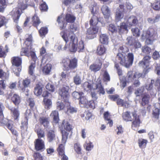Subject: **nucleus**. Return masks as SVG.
<instances>
[{
    "label": "nucleus",
    "instance_id": "obj_1",
    "mask_svg": "<svg viewBox=\"0 0 160 160\" xmlns=\"http://www.w3.org/2000/svg\"><path fill=\"white\" fill-rule=\"evenodd\" d=\"M119 52L116 56V59L119 60L121 64L128 68L131 66L134 59V54L132 52L125 53L128 51V48L125 46L120 47L118 50Z\"/></svg>",
    "mask_w": 160,
    "mask_h": 160
},
{
    "label": "nucleus",
    "instance_id": "obj_2",
    "mask_svg": "<svg viewBox=\"0 0 160 160\" xmlns=\"http://www.w3.org/2000/svg\"><path fill=\"white\" fill-rule=\"evenodd\" d=\"M60 34L66 42V44L63 48V50H66L68 48L71 52H76L78 39L75 35L73 34L68 36L65 31L61 32Z\"/></svg>",
    "mask_w": 160,
    "mask_h": 160
},
{
    "label": "nucleus",
    "instance_id": "obj_3",
    "mask_svg": "<svg viewBox=\"0 0 160 160\" xmlns=\"http://www.w3.org/2000/svg\"><path fill=\"white\" fill-rule=\"evenodd\" d=\"M25 37L26 40L24 42V44L26 45V47L21 49V55H25L28 57L30 56L32 59L35 61L37 58L35 52L32 51L31 50V46L32 42V36L31 34H26Z\"/></svg>",
    "mask_w": 160,
    "mask_h": 160
},
{
    "label": "nucleus",
    "instance_id": "obj_4",
    "mask_svg": "<svg viewBox=\"0 0 160 160\" xmlns=\"http://www.w3.org/2000/svg\"><path fill=\"white\" fill-rule=\"evenodd\" d=\"M132 115L133 117V119L132 118L130 112H126L122 113V118L126 122L132 121L133 120V121L132 122V128L133 129H135V128L139 126L140 121L139 116L137 114L136 111H134L132 112Z\"/></svg>",
    "mask_w": 160,
    "mask_h": 160
},
{
    "label": "nucleus",
    "instance_id": "obj_5",
    "mask_svg": "<svg viewBox=\"0 0 160 160\" xmlns=\"http://www.w3.org/2000/svg\"><path fill=\"white\" fill-rule=\"evenodd\" d=\"M142 39L146 40L147 44H151L158 38L157 32L155 29L149 28L148 30L144 31L141 36Z\"/></svg>",
    "mask_w": 160,
    "mask_h": 160
},
{
    "label": "nucleus",
    "instance_id": "obj_6",
    "mask_svg": "<svg viewBox=\"0 0 160 160\" xmlns=\"http://www.w3.org/2000/svg\"><path fill=\"white\" fill-rule=\"evenodd\" d=\"M150 58V57L148 56H147L144 57L142 60L139 62V65L140 67H142L145 69L143 70V73H135L133 76V78H139L140 77L144 78L145 77V75L149 72V68H148L146 69V68H147L149 66V60Z\"/></svg>",
    "mask_w": 160,
    "mask_h": 160
},
{
    "label": "nucleus",
    "instance_id": "obj_7",
    "mask_svg": "<svg viewBox=\"0 0 160 160\" xmlns=\"http://www.w3.org/2000/svg\"><path fill=\"white\" fill-rule=\"evenodd\" d=\"M83 87L84 90L87 91L91 89H96L100 95L101 94L104 95L105 93L104 88L101 84V82L100 80L97 81L95 83H93L92 85L89 82H85L83 84Z\"/></svg>",
    "mask_w": 160,
    "mask_h": 160
},
{
    "label": "nucleus",
    "instance_id": "obj_8",
    "mask_svg": "<svg viewBox=\"0 0 160 160\" xmlns=\"http://www.w3.org/2000/svg\"><path fill=\"white\" fill-rule=\"evenodd\" d=\"M32 116L31 110H27L25 113V118L23 121L22 122L21 126V132L22 134L26 133L28 129V119L30 118Z\"/></svg>",
    "mask_w": 160,
    "mask_h": 160
},
{
    "label": "nucleus",
    "instance_id": "obj_9",
    "mask_svg": "<svg viewBox=\"0 0 160 160\" xmlns=\"http://www.w3.org/2000/svg\"><path fill=\"white\" fill-rule=\"evenodd\" d=\"M63 66L65 69L67 71L74 69L77 66V60L75 58L71 60H67L64 62Z\"/></svg>",
    "mask_w": 160,
    "mask_h": 160
},
{
    "label": "nucleus",
    "instance_id": "obj_10",
    "mask_svg": "<svg viewBox=\"0 0 160 160\" xmlns=\"http://www.w3.org/2000/svg\"><path fill=\"white\" fill-rule=\"evenodd\" d=\"M71 125L68 123H66L64 125V128L67 131H62V142L63 144H65L66 142L69 132L72 129Z\"/></svg>",
    "mask_w": 160,
    "mask_h": 160
},
{
    "label": "nucleus",
    "instance_id": "obj_11",
    "mask_svg": "<svg viewBox=\"0 0 160 160\" xmlns=\"http://www.w3.org/2000/svg\"><path fill=\"white\" fill-rule=\"evenodd\" d=\"M69 89V86H64L62 88H60L58 90L59 95L65 101H68L67 97L69 94L68 92Z\"/></svg>",
    "mask_w": 160,
    "mask_h": 160
},
{
    "label": "nucleus",
    "instance_id": "obj_12",
    "mask_svg": "<svg viewBox=\"0 0 160 160\" xmlns=\"http://www.w3.org/2000/svg\"><path fill=\"white\" fill-rule=\"evenodd\" d=\"M127 40L128 45L132 46L135 49H138L141 47L142 45L140 42L134 38L128 37L127 38Z\"/></svg>",
    "mask_w": 160,
    "mask_h": 160
},
{
    "label": "nucleus",
    "instance_id": "obj_13",
    "mask_svg": "<svg viewBox=\"0 0 160 160\" xmlns=\"http://www.w3.org/2000/svg\"><path fill=\"white\" fill-rule=\"evenodd\" d=\"M125 8H124L123 5H120L119 8H117L116 12L115 18L117 21H118L122 19L123 17V12H125Z\"/></svg>",
    "mask_w": 160,
    "mask_h": 160
},
{
    "label": "nucleus",
    "instance_id": "obj_14",
    "mask_svg": "<svg viewBox=\"0 0 160 160\" xmlns=\"http://www.w3.org/2000/svg\"><path fill=\"white\" fill-rule=\"evenodd\" d=\"M98 30L97 26H93L88 29L87 31V37L89 39H92L96 36V34Z\"/></svg>",
    "mask_w": 160,
    "mask_h": 160
},
{
    "label": "nucleus",
    "instance_id": "obj_15",
    "mask_svg": "<svg viewBox=\"0 0 160 160\" xmlns=\"http://www.w3.org/2000/svg\"><path fill=\"white\" fill-rule=\"evenodd\" d=\"M30 83V80L26 78L23 80L22 81L18 82V88L22 92H23L26 88H28Z\"/></svg>",
    "mask_w": 160,
    "mask_h": 160
},
{
    "label": "nucleus",
    "instance_id": "obj_16",
    "mask_svg": "<svg viewBox=\"0 0 160 160\" xmlns=\"http://www.w3.org/2000/svg\"><path fill=\"white\" fill-rule=\"evenodd\" d=\"M91 13L92 16L90 20V24L93 26H97L98 22H100V19L98 18V14L96 12H94L93 8L91 11Z\"/></svg>",
    "mask_w": 160,
    "mask_h": 160
},
{
    "label": "nucleus",
    "instance_id": "obj_17",
    "mask_svg": "<svg viewBox=\"0 0 160 160\" xmlns=\"http://www.w3.org/2000/svg\"><path fill=\"white\" fill-rule=\"evenodd\" d=\"M35 147L37 151H43L45 149L44 142L41 138H38L35 142Z\"/></svg>",
    "mask_w": 160,
    "mask_h": 160
},
{
    "label": "nucleus",
    "instance_id": "obj_18",
    "mask_svg": "<svg viewBox=\"0 0 160 160\" xmlns=\"http://www.w3.org/2000/svg\"><path fill=\"white\" fill-rule=\"evenodd\" d=\"M10 14L12 16L14 22L17 24L21 15L20 11L18 10L15 9L10 12Z\"/></svg>",
    "mask_w": 160,
    "mask_h": 160
},
{
    "label": "nucleus",
    "instance_id": "obj_19",
    "mask_svg": "<svg viewBox=\"0 0 160 160\" xmlns=\"http://www.w3.org/2000/svg\"><path fill=\"white\" fill-rule=\"evenodd\" d=\"M97 62L99 61L98 63H94L91 65L89 67V69L92 71L96 72L99 71L101 68L102 65V62L99 59H97Z\"/></svg>",
    "mask_w": 160,
    "mask_h": 160
},
{
    "label": "nucleus",
    "instance_id": "obj_20",
    "mask_svg": "<svg viewBox=\"0 0 160 160\" xmlns=\"http://www.w3.org/2000/svg\"><path fill=\"white\" fill-rule=\"evenodd\" d=\"M64 146L62 144H60L58 149V153L61 156L62 160H68V157L64 154Z\"/></svg>",
    "mask_w": 160,
    "mask_h": 160
},
{
    "label": "nucleus",
    "instance_id": "obj_21",
    "mask_svg": "<svg viewBox=\"0 0 160 160\" xmlns=\"http://www.w3.org/2000/svg\"><path fill=\"white\" fill-rule=\"evenodd\" d=\"M160 104L159 103H157L155 104L154 108L153 111V117L157 119L158 118L160 114Z\"/></svg>",
    "mask_w": 160,
    "mask_h": 160
},
{
    "label": "nucleus",
    "instance_id": "obj_22",
    "mask_svg": "<svg viewBox=\"0 0 160 160\" xmlns=\"http://www.w3.org/2000/svg\"><path fill=\"white\" fill-rule=\"evenodd\" d=\"M47 140L49 142H52L56 138V134L55 131L50 130L47 132Z\"/></svg>",
    "mask_w": 160,
    "mask_h": 160
},
{
    "label": "nucleus",
    "instance_id": "obj_23",
    "mask_svg": "<svg viewBox=\"0 0 160 160\" xmlns=\"http://www.w3.org/2000/svg\"><path fill=\"white\" fill-rule=\"evenodd\" d=\"M138 22L137 18L134 16L130 17L128 19L127 24L129 26H135Z\"/></svg>",
    "mask_w": 160,
    "mask_h": 160
},
{
    "label": "nucleus",
    "instance_id": "obj_24",
    "mask_svg": "<svg viewBox=\"0 0 160 160\" xmlns=\"http://www.w3.org/2000/svg\"><path fill=\"white\" fill-rule=\"evenodd\" d=\"M101 10L105 18H108L110 17V11L107 6L105 5L102 6Z\"/></svg>",
    "mask_w": 160,
    "mask_h": 160
},
{
    "label": "nucleus",
    "instance_id": "obj_25",
    "mask_svg": "<svg viewBox=\"0 0 160 160\" xmlns=\"http://www.w3.org/2000/svg\"><path fill=\"white\" fill-rule=\"evenodd\" d=\"M11 62L13 66L18 67L21 64L22 59L18 57H14L12 58Z\"/></svg>",
    "mask_w": 160,
    "mask_h": 160
},
{
    "label": "nucleus",
    "instance_id": "obj_26",
    "mask_svg": "<svg viewBox=\"0 0 160 160\" xmlns=\"http://www.w3.org/2000/svg\"><path fill=\"white\" fill-rule=\"evenodd\" d=\"M43 88V86L41 84H36L34 88V92L35 94L37 96L41 95Z\"/></svg>",
    "mask_w": 160,
    "mask_h": 160
},
{
    "label": "nucleus",
    "instance_id": "obj_27",
    "mask_svg": "<svg viewBox=\"0 0 160 160\" xmlns=\"http://www.w3.org/2000/svg\"><path fill=\"white\" fill-rule=\"evenodd\" d=\"M12 116L14 119L18 121L19 118L20 113L17 108H12L10 109Z\"/></svg>",
    "mask_w": 160,
    "mask_h": 160
},
{
    "label": "nucleus",
    "instance_id": "obj_28",
    "mask_svg": "<svg viewBox=\"0 0 160 160\" xmlns=\"http://www.w3.org/2000/svg\"><path fill=\"white\" fill-rule=\"evenodd\" d=\"M108 35L105 34H101L99 36L100 42L103 44L107 45L108 43Z\"/></svg>",
    "mask_w": 160,
    "mask_h": 160
},
{
    "label": "nucleus",
    "instance_id": "obj_29",
    "mask_svg": "<svg viewBox=\"0 0 160 160\" xmlns=\"http://www.w3.org/2000/svg\"><path fill=\"white\" fill-rule=\"evenodd\" d=\"M50 116L53 118V121L55 123H57L58 122V113L57 111H52L50 114Z\"/></svg>",
    "mask_w": 160,
    "mask_h": 160
},
{
    "label": "nucleus",
    "instance_id": "obj_30",
    "mask_svg": "<svg viewBox=\"0 0 160 160\" xmlns=\"http://www.w3.org/2000/svg\"><path fill=\"white\" fill-rule=\"evenodd\" d=\"M69 105V106L67 107V113L68 114H73L76 113L77 112V108L69 105V103H68L67 105Z\"/></svg>",
    "mask_w": 160,
    "mask_h": 160
},
{
    "label": "nucleus",
    "instance_id": "obj_31",
    "mask_svg": "<svg viewBox=\"0 0 160 160\" xmlns=\"http://www.w3.org/2000/svg\"><path fill=\"white\" fill-rule=\"evenodd\" d=\"M150 98L149 95L147 94H144L142 97L141 104L142 106H144L148 104L149 102Z\"/></svg>",
    "mask_w": 160,
    "mask_h": 160
},
{
    "label": "nucleus",
    "instance_id": "obj_32",
    "mask_svg": "<svg viewBox=\"0 0 160 160\" xmlns=\"http://www.w3.org/2000/svg\"><path fill=\"white\" fill-rule=\"evenodd\" d=\"M39 122L45 128H47L48 126L49 122L48 118L44 117H41L39 119Z\"/></svg>",
    "mask_w": 160,
    "mask_h": 160
},
{
    "label": "nucleus",
    "instance_id": "obj_33",
    "mask_svg": "<svg viewBox=\"0 0 160 160\" xmlns=\"http://www.w3.org/2000/svg\"><path fill=\"white\" fill-rule=\"evenodd\" d=\"M12 102L16 105H18L20 102V97L17 94H14L12 98Z\"/></svg>",
    "mask_w": 160,
    "mask_h": 160
},
{
    "label": "nucleus",
    "instance_id": "obj_34",
    "mask_svg": "<svg viewBox=\"0 0 160 160\" xmlns=\"http://www.w3.org/2000/svg\"><path fill=\"white\" fill-rule=\"evenodd\" d=\"M43 102L45 108L48 109L51 107L52 102L50 99L44 98L43 100Z\"/></svg>",
    "mask_w": 160,
    "mask_h": 160
},
{
    "label": "nucleus",
    "instance_id": "obj_35",
    "mask_svg": "<svg viewBox=\"0 0 160 160\" xmlns=\"http://www.w3.org/2000/svg\"><path fill=\"white\" fill-rule=\"evenodd\" d=\"M147 143V140L142 138H139L138 141V143L140 148H144L146 146Z\"/></svg>",
    "mask_w": 160,
    "mask_h": 160
},
{
    "label": "nucleus",
    "instance_id": "obj_36",
    "mask_svg": "<svg viewBox=\"0 0 160 160\" xmlns=\"http://www.w3.org/2000/svg\"><path fill=\"white\" fill-rule=\"evenodd\" d=\"M104 115L105 119L108 122L107 123L109 124L110 127H112L113 124V122L110 119V115L108 112H105Z\"/></svg>",
    "mask_w": 160,
    "mask_h": 160
},
{
    "label": "nucleus",
    "instance_id": "obj_37",
    "mask_svg": "<svg viewBox=\"0 0 160 160\" xmlns=\"http://www.w3.org/2000/svg\"><path fill=\"white\" fill-rule=\"evenodd\" d=\"M65 20L68 22L72 23L75 20V17L72 15L68 14L65 17Z\"/></svg>",
    "mask_w": 160,
    "mask_h": 160
},
{
    "label": "nucleus",
    "instance_id": "obj_38",
    "mask_svg": "<svg viewBox=\"0 0 160 160\" xmlns=\"http://www.w3.org/2000/svg\"><path fill=\"white\" fill-rule=\"evenodd\" d=\"M52 65L50 64H47L43 68L42 70L43 73L46 74H48L50 72Z\"/></svg>",
    "mask_w": 160,
    "mask_h": 160
},
{
    "label": "nucleus",
    "instance_id": "obj_39",
    "mask_svg": "<svg viewBox=\"0 0 160 160\" xmlns=\"http://www.w3.org/2000/svg\"><path fill=\"white\" fill-rule=\"evenodd\" d=\"M119 29V33H122L124 32L127 33L128 29L126 23L124 22L122 23L120 26Z\"/></svg>",
    "mask_w": 160,
    "mask_h": 160
},
{
    "label": "nucleus",
    "instance_id": "obj_40",
    "mask_svg": "<svg viewBox=\"0 0 160 160\" xmlns=\"http://www.w3.org/2000/svg\"><path fill=\"white\" fill-rule=\"evenodd\" d=\"M77 50H78L79 52H83L84 51L85 48L83 42L82 41H80L78 44H77Z\"/></svg>",
    "mask_w": 160,
    "mask_h": 160
},
{
    "label": "nucleus",
    "instance_id": "obj_41",
    "mask_svg": "<svg viewBox=\"0 0 160 160\" xmlns=\"http://www.w3.org/2000/svg\"><path fill=\"white\" fill-rule=\"evenodd\" d=\"M117 103L118 105L121 107L125 108H127L128 107L127 102L120 98H118L117 100Z\"/></svg>",
    "mask_w": 160,
    "mask_h": 160
},
{
    "label": "nucleus",
    "instance_id": "obj_42",
    "mask_svg": "<svg viewBox=\"0 0 160 160\" xmlns=\"http://www.w3.org/2000/svg\"><path fill=\"white\" fill-rule=\"evenodd\" d=\"M32 21L33 22V25L34 26L37 27L40 23L39 18L38 16L35 14L32 18Z\"/></svg>",
    "mask_w": 160,
    "mask_h": 160
},
{
    "label": "nucleus",
    "instance_id": "obj_43",
    "mask_svg": "<svg viewBox=\"0 0 160 160\" xmlns=\"http://www.w3.org/2000/svg\"><path fill=\"white\" fill-rule=\"evenodd\" d=\"M35 131L36 132L38 138H44L45 137V132L41 128H39L35 130Z\"/></svg>",
    "mask_w": 160,
    "mask_h": 160
},
{
    "label": "nucleus",
    "instance_id": "obj_44",
    "mask_svg": "<svg viewBox=\"0 0 160 160\" xmlns=\"http://www.w3.org/2000/svg\"><path fill=\"white\" fill-rule=\"evenodd\" d=\"M80 99L79 103L83 104L84 106H88V101L86 97L84 94L82 95Z\"/></svg>",
    "mask_w": 160,
    "mask_h": 160
},
{
    "label": "nucleus",
    "instance_id": "obj_45",
    "mask_svg": "<svg viewBox=\"0 0 160 160\" xmlns=\"http://www.w3.org/2000/svg\"><path fill=\"white\" fill-rule=\"evenodd\" d=\"M73 82L76 85L80 84L82 82L81 77L78 75L77 74L73 77Z\"/></svg>",
    "mask_w": 160,
    "mask_h": 160
},
{
    "label": "nucleus",
    "instance_id": "obj_46",
    "mask_svg": "<svg viewBox=\"0 0 160 160\" xmlns=\"http://www.w3.org/2000/svg\"><path fill=\"white\" fill-rule=\"evenodd\" d=\"M32 59L34 62H32L29 67V73L31 75H33L34 68L35 67V62L37 59L35 61L33 60L32 58Z\"/></svg>",
    "mask_w": 160,
    "mask_h": 160
},
{
    "label": "nucleus",
    "instance_id": "obj_47",
    "mask_svg": "<svg viewBox=\"0 0 160 160\" xmlns=\"http://www.w3.org/2000/svg\"><path fill=\"white\" fill-rule=\"evenodd\" d=\"M105 47L102 45L99 46L97 49V52L100 55L103 54L105 52Z\"/></svg>",
    "mask_w": 160,
    "mask_h": 160
},
{
    "label": "nucleus",
    "instance_id": "obj_48",
    "mask_svg": "<svg viewBox=\"0 0 160 160\" xmlns=\"http://www.w3.org/2000/svg\"><path fill=\"white\" fill-rule=\"evenodd\" d=\"M160 18V15H157L155 18H149L148 19V22L151 24H153L156 22H158Z\"/></svg>",
    "mask_w": 160,
    "mask_h": 160
},
{
    "label": "nucleus",
    "instance_id": "obj_49",
    "mask_svg": "<svg viewBox=\"0 0 160 160\" xmlns=\"http://www.w3.org/2000/svg\"><path fill=\"white\" fill-rule=\"evenodd\" d=\"M9 73H6L2 70L0 69V78L2 79H7L9 78Z\"/></svg>",
    "mask_w": 160,
    "mask_h": 160
},
{
    "label": "nucleus",
    "instance_id": "obj_50",
    "mask_svg": "<svg viewBox=\"0 0 160 160\" xmlns=\"http://www.w3.org/2000/svg\"><path fill=\"white\" fill-rule=\"evenodd\" d=\"M132 32L133 35L136 37H139L140 35V30L137 28H132Z\"/></svg>",
    "mask_w": 160,
    "mask_h": 160
},
{
    "label": "nucleus",
    "instance_id": "obj_51",
    "mask_svg": "<svg viewBox=\"0 0 160 160\" xmlns=\"http://www.w3.org/2000/svg\"><path fill=\"white\" fill-rule=\"evenodd\" d=\"M83 95V93L82 92H79L74 91L72 94V96L73 98L75 99H80L82 95Z\"/></svg>",
    "mask_w": 160,
    "mask_h": 160
},
{
    "label": "nucleus",
    "instance_id": "obj_52",
    "mask_svg": "<svg viewBox=\"0 0 160 160\" xmlns=\"http://www.w3.org/2000/svg\"><path fill=\"white\" fill-rule=\"evenodd\" d=\"M84 147L87 150L90 151L93 148V145L92 143L90 142L88 143L86 142L84 145Z\"/></svg>",
    "mask_w": 160,
    "mask_h": 160
},
{
    "label": "nucleus",
    "instance_id": "obj_53",
    "mask_svg": "<svg viewBox=\"0 0 160 160\" xmlns=\"http://www.w3.org/2000/svg\"><path fill=\"white\" fill-rule=\"evenodd\" d=\"M6 5L5 0H0V12H2L4 11Z\"/></svg>",
    "mask_w": 160,
    "mask_h": 160
},
{
    "label": "nucleus",
    "instance_id": "obj_54",
    "mask_svg": "<svg viewBox=\"0 0 160 160\" xmlns=\"http://www.w3.org/2000/svg\"><path fill=\"white\" fill-rule=\"evenodd\" d=\"M97 104L96 101L91 100L88 102V105L91 108L94 109L95 108L96 105Z\"/></svg>",
    "mask_w": 160,
    "mask_h": 160
},
{
    "label": "nucleus",
    "instance_id": "obj_55",
    "mask_svg": "<svg viewBox=\"0 0 160 160\" xmlns=\"http://www.w3.org/2000/svg\"><path fill=\"white\" fill-rule=\"evenodd\" d=\"M108 30L112 33L116 32H117V29L116 28L113 24H110L108 26Z\"/></svg>",
    "mask_w": 160,
    "mask_h": 160
},
{
    "label": "nucleus",
    "instance_id": "obj_56",
    "mask_svg": "<svg viewBox=\"0 0 160 160\" xmlns=\"http://www.w3.org/2000/svg\"><path fill=\"white\" fill-rule=\"evenodd\" d=\"M142 52L144 53L148 54L150 53L151 51L150 48L147 46H145L142 47Z\"/></svg>",
    "mask_w": 160,
    "mask_h": 160
},
{
    "label": "nucleus",
    "instance_id": "obj_57",
    "mask_svg": "<svg viewBox=\"0 0 160 160\" xmlns=\"http://www.w3.org/2000/svg\"><path fill=\"white\" fill-rule=\"evenodd\" d=\"M39 32L40 36H44L48 32L47 28L45 27H42L39 30Z\"/></svg>",
    "mask_w": 160,
    "mask_h": 160
},
{
    "label": "nucleus",
    "instance_id": "obj_58",
    "mask_svg": "<svg viewBox=\"0 0 160 160\" xmlns=\"http://www.w3.org/2000/svg\"><path fill=\"white\" fill-rule=\"evenodd\" d=\"M57 108L59 110L63 109L65 107V105L63 102L58 101L57 103Z\"/></svg>",
    "mask_w": 160,
    "mask_h": 160
},
{
    "label": "nucleus",
    "instance_id": "obj_59",
    "mask_svg": "<svg viewBox=\"0 0 160 160\" xmlns=\"http://www.w3.org/2000/svg\"><path fill=\"white\" fill-rule=\"evenodd\" d=\"M152 8L155 10H158L160 8V1H158L154 3L152 5Z\"/></svg>",
    "mask_w": 160,
    "mask_h": 160
},
{
    "label": "nucleus",
    "instance_id": "obj_60",
    "mask_svg": "<svg viewBox=\"0 0 160 160\" xmlns=\"http://www.w3.org/2000/svg\"><path fill=\"white\" fill-rule=\"evenodd\" d=\"M46 88L47 90L51 92H53L54 91V86L51 83H48L46 86Z\"/></svg>",
    "mask_w": 160,
    "mask_h": 160
},
{
    "label": "nucleus",
    "instance_id": "obj_61",
    "mask_svg": "<svg viewBox=\"0 0 160 160\" xmlns=\"http://www.w3.org/2000/svg\"><path fill=\"white\" fill-rule=\"evenodd\" d=\"M144 88L143 87H141L138 89L135 92V94L137 96H139L143 93Z\"/></svg>",
    "mask_w": 160,
    "mask_h": 160
},
{
    "label": "nucleus",
    "instance_id": "obj_62",
    "mask_svg": "<svg viewBox=\"0 0 160 160\" xmlns=\"http://www.w3.org/2000/svg\"><path fill=\"white\" fill-rule=\"evenodd\" d=\"M35 160H42V156L38 152H35L33 155Z\"/></svg>",
    "mask_w": 160,
    "mask_h": 160
},
{
    "label": "nucleus",
    "instance_id": "obj_63",
    "mask_svg": "<svg viewBox=\"0 0 160 160\" xmlns=\"http://www.w3.org/2000/svg\"><path fill=\"white\" fill-rule=\"evenodd\" d=\"M75 150L78 154L81 153V148L79 144L76 143L74 145Z\"/></svg>",
    "mask_w": 160,
    "mask_h": 160
},
{
    "label": "nucleus",
    "instance_id": "obj_64",
    "mask_svg": "<svg viewBox=\"0 0 160 160\" xmlns=\"http://www.w3.org/2000/svg\"><path fill=\"white\" fill-rule=\"evenodd\" d=\"M154 66L155 67V72L157 75H160V65L157 63H155Z\"/></svg>",
    "mask_w": 160,
    "mask_h": 160
}]
</instances>
